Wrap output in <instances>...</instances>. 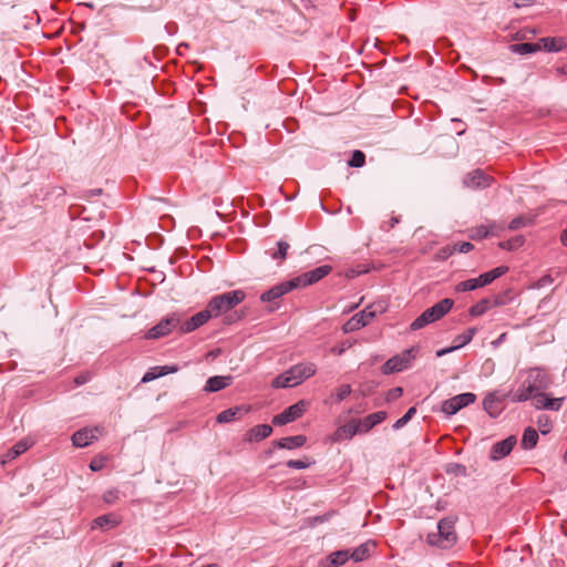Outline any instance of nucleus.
I'll list each match as a JSON object with an SVG mask.
<instances>
[{
  "label": "nucleus",
  "instance_id": "2",
  "mask_svg": "<svg viewBox=\"0 0 567 567\" xmlns=\"http://www.w3.org/2000/svg\"><path fill=\"white\" fill-rule=\"evenodd\" d=\"M316 373L317 365L313 362H300L276 377L271 382V386L275 389L292 388L313 377Z\"/></svg>",
  "mask_w": 567,
  "mask_h": 567
},
{
  "label": "nucleus",
  "instance_id": "24",
  "mask_svg": "<svg viewBox=\"0 0 567 567\" xmlns=\"http://www.w3.org/2000/svg\"><path fill=\"white\" fill-rule=\"evenodd\" d=\"M538 43H540V49L548 52H559L567 47V43L563 38H542Z\"/></svg>",
  "mask_w": 567,
  "mask_h": 567
},
{
  "label": "nucleus",
  "instance_id": "50",
  "mask_svg": "<svg viewBox=\"0 0 567 567\" xmlns=\"http://www.w3.org/2000/svg\"><path fill=\"white\" fill-rule=\"evenodd\" d=\"M455 349H456V348H454V346H453V347H451V348L441 349V350H439V351L436 352V355H437V357H442V355H444V354H446V353L452 352V351H453V350H455Z\"/></svg>",
  "mask_w": 567,
  "mask_h": 567
},
{
  "label": "nucleus",
  "instance_id": "27",
  "mask_svg": "<svg viewBox=\"0 0 567 567\" xmlns=\"http://www.w3.org/2000/svg\"><path fill=\"white\" fill-rule=\"evenodd\" d=\"M118 524H120V519L117 518L116 515H114V514H106V515H102V516L96 517L92 522V528H96V527H100V528H112V527L117 526Z\"/></svg>",
  "mask_w": 567,
  "mask_h": 567
},
{
  "label": "nucleus",
  "instance_id": "8",
  "mask_svg": "<svg viewBox=\"0 0 567 567\" xmlns=\"http://www.w3.org/2000/svg\"><path fill=\"white\" fill-rule=\"evenodd\" d=\"M181 318L177 313H172L162 319L156 326L151 328L144 334L147 340H157L168 336L174 329L179 327Z\"/></svg>",
  "mask_w": 567,
  "mask_h": 567
},
{
  "label": "nucleus",
  "instance_id": "36",
  "mask_svg": "<svg viewBox=\"0 0 567 567\" xmlns=\"http://www.w3.org/2000/svg\"><path fill=\"white\" fill-rule=\"evenodd\" d=\"M365 163V155L361 151H354L350 161L348 162L351 167H362Z\"/></svg>",
  "mask_w": 567,
  "mask_h": 567
},
{
  "label": "nucleus",
  "instance_id": "9",
  "mask_svg": "<svg viewBox=\"0 0 567 567\" xmlns=\"http://www.w3.org/2000/svg\"><path fill=\"white\" fill-rule=\"evenodd\" d=\"M475 400H476V395L474 393H471V392L462 393V394H458L451 399L445 400L442 403L441 410L446 415H454L461 409L474 403Z\"/></svg>",
  "mask_w": 567,
  "mask_h": 567
},
{
  "label": "nucleus",
  "instance_id": "44",
  "mask_svg": "<svg viewBox=\"0 0 567 567\" xmlns=\"http://www.w3.org/2000/svg\"><path fill=\"white\" fill-rule=\"evenodd\" d=\"M523 225H524V219L522 217H517V218H514L509 223L508 227L512 230H516V229H519Z\"/></svg>",
  "mask_w": 567,
  "mask_h": 567
},
{
  "label": "nucleus",
  "instance_id": "31",
  "mask_svg": "<svg viewBox=\"0 0 567 567\" xmlns=\"http://www.w3.org/2000/svg\"><path fill=\"white\" fill-rule=\"evenodd\" d=\"M544 400V404H539V399L537 400V403H535V406L537 409H546V410H553L558 411L561 408L563 398L557 399H548L546 395L542 396Z\"/></svg>",
  "mask_w": 567,
  "mask_h": 567
},
{
  "label": "nucleus",
  "instance_id": "12",
  "mask_svg": "<svg viewBox=\"0 0 567 567\" xmlns=\"http://www.w3.org/2000/svg\"><path fill=\"white\" fill-rule=\"evenodd\" d=\"M374 317L375 311L371 310V307H367L346 322L343 326V331L346 333L357 331L369 324Z\"/></svg>",
  "mask_w": 567,
  "mask_h": 567
},
{
  "label": "nucleus",
  "instance_id": "35",
  "mask_svg": "<svg viewBox=\"0 0 567 567\" xmlns=\"http://www.w3.org/2000/svg\"><path fill=\"white\" fill-rule=\"evenodd\" d=\"M278 249L276 251L270 252V256L275 260H284L287 257V251L289 249V244L284 240H279L277 243Z\"/></svg>",
  "mask_w": 567,
  "mask_h": 567
},
{
  "label": "nucleus",
  "instance_id": "47",
  "mask_svg": "<svg viewBox=\"0 0 567 567\" xmlns=\"http://www.w3.org/2000/svg\"><path fill=\"white\" fill-rule=\"evenodd\" d=\"M90 468H91L93 472L101 471V470L103 468V461H102V460H93V461L90 463Z\"/></svg>",
  "mask_w": 567,
  "mask_h": 567
},
{
  "label": "nucleus",
  "instance_id": "51",
  "mask_svg": "<svg viewBox=\"0 0 567 567\" xmlns=\"http://www.w3.org/2000/svg\"><path fill=\"white\" fill-rule=\"evenodd\" d=\"M506 338H507V333L504 332L493 343L495 346H498V344L503 343L506 340Z\"/></svg>",
  "mask_w": 567,
  "mask_h": 567
},
{
  "label": "nucleus",
  "instance_id": "3",
  "mask_svg": "<svg viewBox=\"0 0 567 567\" xmlns=\"http://www.w3.org/2000/svg\"><path fill=\"white\" fill-rule=\"evenodd\" d=\"M456 542L455 519L451 517L442 518L437 523V532L429 533L426 536V543L440 549H450Z\"/></svg>",
  "mask_w": 567,
  "mask_h": 567
},
{
  "label": "nucleus",
  "instance_id": "59",
  "mask_svg": "<svg viewBox=\"0 0 567 567\" xmlns=\"http://www.w3.org/2000/svg\"><path fill=\"white\" fill-rule=\"evenodd\" d=\"M364 271H365V270H362V272H364ZM360 274H361V271H357V272H355V275H360ZM352 276H354V272H353V275H352Z\"/></svg>",
  "mask_w": 567,
  "mask_h": 567
},
{
  "label": "nucleus",
  "instance_id": "21",
  "mask_svg": "<svg viewBox=\"0 0 567 567\" xmlns=\"http://www.w3.org/2000/svg\"><path fill=\"white\" fill-rule=\"evenodd\" d=\"M271 433H272V427L270 425L259 424V425L251 427L246 433L245 440L248 442H258V441L267 439L268 436L271 435Z\"/></svg>",
  "mask_w": 567,
  "mask_h": 567
},
{
  "label": "nucleus",
  "instance_id": "55",
  "mask_svg": "<svg viewBox=\"0 0 567 567\" xmlns=\"http://www.w3.org/2000/svg\"><path fill=\"white\" fill-rule=\"evenodd\" d=\"M327 519H328V517H317V518H316V520H317V522H320V523H322V522H324V520H327Z\"/></svg>",
  "mask_w": 567,
  "mask_h": 567
},
{
  "label": "nucleus",
  "instance_id": "33",
  "mask_svg": "<svg viewBox=\"0 0 567 567\" xmlns=\"http://www.w3.org/2000/svg\"><path fill=\"white\" fill-rule=\"evenodd\" d=\"M371 546L369 544H362L352 551H350V558L354 561H362L369 556Z\"/></svg>",
  "mask_w": 567,
  "mask_h": 567
},
{
  "label": "nucleus",
  "instance_id": "19",
  "mask_svg": "<svg viewBox=\"0 0 567 567\" xmlns=\"http://www.w3.org/2000/svg\"><path fill=\"white\" fill-rule=\"evenodd\" d=\"M357 433H360V429L357 424V420L339 426L333 433L332 441L340 442L352 439Z\"/></svg>",
  "mask_w": 567,
  "mask_h": 567
},
{
  "label": "nucleus",
  "instance_id": "32",
  "mask_svg": "<svg viewBox=\"0 0 567 567\" xmlns=\"http://www.w3.org/2000/svg\"><path fill=\"white\" fill-rule=\"evenodd\" d=\"M491 306L492 303L488 299H482L470 308V315L473 317L482 316L491 308Z\"/></svg>",
  "mask_w": 567,
  "mask_h": 567
},
{
  "label": "nucleus",
  "instance_id": "20",
  "mask_svg": "<svg viewBox=\"0 0 567 567\" xmlns=\"http://www.w3.org/2000/svg\"><path fill=\"white\" fill-rule=\"evenodd\" d=\"M33 442L29 439H23L19 442H17L2 457V464H6L8 462H11L12 460L17 458L24 452H27L31 446Z\"/></svg>",
  "mask_w": 567,
  "mask_h": 567
},
{
  "label": "nucleus",
  "instance_id": "54",
  "mask_svg": "<svg viewBox=\"0 0 567 567\" xmlns=\"http://www.w3.org/2000/svg\"><path fill=\"white\" fill-rule=\"evenodd\" d=\"M561 243L567 246V230L563 233L561 235Z\"/></svg>",
  "mask_w": 567,
  "mask_h": 567
},
{
  "label": "nucleus",
  "instance_id": "57",
  "mask_svg": "<svg viewBox=\"0 0 567 567\" xmlns=\"http://www.w3.org/2000/svg\"><path fill=\"white\" fill-rule=\"evenodd\" d=\"M113 567H122V563H116L115 565H113Z\"/></svg>",
  "mask_w": 567,
  "mask_h": 567
},
{
  "label": "nucleus",
  "instance_id": "37",
  "mask_svg": "<svg viewBox=\"0 0 567 567\" xmlns=\"http://www.w3.org/2000/svg\"><path fill=\"white\" fill-rule=\"evenodd\" d=\"M415 413L416 409L414 406L410 408L406 413L393 424V427L396 430L403 427Z\"/></svg>",
  "mask_w": 567,
  "mask_h": 567
},
{
  "label": "nucleus",
  "instance_id": "16",
  "mask_svg": "<svg viewBox=\"0 0 567 567\" xmlns=\"http://www.w3.org/2000/svg\"><path fill=\"white\" fill-rule=\"evenodd\" d=\"M209 319H212V317H210L207 308H205L204 310L192 316L186 321L181 322L179 330L183 333L192 332V331L196 330L197 328L202 327L203 324H205Z\"/></svg>",
  "mask_w": 567,
  "mask_h": 567
},
{
  "label": "nucleus",
  "instance_id": "30",
  "mask_svg": "<svg viewBox=\"0 0 567 567\" xmlns=\"http://www.w3.org/2000/svg\"><path fill=\"white\" fill-rule=\"evenodd\" d=\"M350 559L349 550H339L334 551L329 556L330 566L329 567H339L346 564Z\"/></svg>",
  "mask_w": 567,
  "mask_h": 567
},
{
  "label": "nucleus",
  "instance_id": "29",
  "mask_svg": "<svg viewBox=\"0 0 567 567\" xmlns=\"http://www.w3.org/2000/svg\"><path fill=\"white\" fill-rule=\"evenodd\" d=\"M511 51L517 54H530L540 50V43H515L509 47Z\"/></svg>",
  "mask_w": 567,
  "mask_h": 567
},
{
  "label": "nucleus",
  "instance_id": "14",
  "mask_svg": "<svg viewBox=\"0 0 567 567\" xmlns=\"http://www.w3.org/2000/svg\"><path fill=\"white\" fill-rule=\"evenodd\" d=\"M102 434V429L99 426L95 427H84L76 431L72 435V443L76 447H85L90 445L93 441L97 440V437Z\"/></svg>",
  "mask_w": 567,
  "mask_h": 567
},
{
  "label": "nucleus",
  "instance_id": "41",
  "mask_svg": "<svg viewBox=\"0 0 567 567\" xmlns=\"http://www.w3.org/2000/svg\"><path fill=\"white\" fill-rule=\"evenodd\" d=\"M154 370L157 374V378L164 377L169 373H175L178 371L176 365H163V367H154Z\"/></svg>",
  "mask_w": 567,
  "mask_h": 567
},
{
  "label": "nucleus",
  "instance_id": "58",
  "mask_svg": "<svg viewBox=\"0 0 567 567\" xmlns=\"http://www.w3.org/2000/svg\"><path fill=\"white\" fill-rule=\"evenodd\" d=\"M515 7L519 8L520 7V2H515Z\"/></svg>",
  "mask_w": 567,
  "mask_h": 567
},
{
  "label": "nucleus",
  "instance_id": "6",
  "mask_svg": "<svg viewBox=\"0 0 567 567\" xmlns=\"http://www.w3.org/2000/svg\"><path fill=\"white\" fill-rule=\"evenodd\" d=\"M507 271H508L507 266L496 267L487 272L480 275L476 278H471V279H467L464 281H460L455 286V291L456 292H466V291H472V290L485 287V286L492 284L497 278L505 275Z\"/></svg>",
  "mask_w": 567,
  "mask_h": 567
},
{
  "label": "nucleus",
  "instance_id": "43",
  "mask_svg": "<svg viewBox=\"0 0 567 567\" xmlns=\"http://www.w3.org/2000/svg\"><path fill=\"white\" fill-rule=\"evenodd\" d=\"M310 463L303 460H290L287 462V466L296 470H303L309 467Z\"/></svg>",
  "mask_w": 567,
  "mask_h": 567
},
{
  "label": "nucleus",
  "instance_id": "52",
  "mask_svg": "<svg viewBox=\"0 0 567 567\" xmlns=\"http://www.w3.org/2000/svg\"><path fill=\"white\" fill-rule=\"evenodd\" d=\"M75 382H76V384H79V385H80V384H83V383H85V382H86V378H85V377H83V375H80V377H78V378L75 379Z\"/></svg>",
  "mask_w": 567,
  "mask_h": 567
},
{
  "label": "nucleus",
  "instance_id": "23",
  "mask_svg": "<svg viewBox=\"0 0 567 567\" xmlns=\"http://www.w3.org/2000/svg\"><path fill=\"white\" fill-rule=\"evenodd\" d=\"M249 411H250L249 406H235V408H231V409H227V410L220 412L217 415V422L218 423H229V422H233L236 419H239V416L243 413H247Z\"/></svg>",
  "mask_w": 567,
  "mask_h": 567
},
{
  "label": "nucleus",
  "instance_id": "34",
  "mask_svg": "<svg viewBox=\"0 0 567 567\" xmlns=\"http://www.w3.org/2000/svg\"><path fill=\"white\" fill-rule=\"evenodd\" d=\"M475 332H476V330L474 328H468L463 333L457 336L455 338V346H454V348L458 349V348L467 344L468 342H471L473 337H474V334H475Z\"/></svg>",
  "mask_w": 567,
  "mask_h": 567
},
{
  "label": "nucleus",
  "instance_id": "13",
  "mask_svg": "<svg viewBox=\"0 0 567 567\" xmlns=\"http://www.w3.org/2000/svg\"><path fill=\"white\" fill-rule=\"evenodd\" d=\"M297 288H298L297 284H296L295 279L292 278L290 280L282 281V282L271 287L267 291L262 292L260 296V300L262 302H271V301H275V300L281 298L282 296L287 295L288 292H290Z\"/></svg>",
  "mask_w": 567,
  "mask_h": 567
},
{
  "label": "nucleus",
  "instance_id": "60",
  "mask_svg": "<svg viewBox=\"0 0 567 567\" xmlns=\"http://www.w3.org/2000/svg\"><path fill=\"white\" fill-rule=\"evenodd\" d=\"M59 194H65V190L61 188V192Z\"/></svg>",
  "mask_w": 567,
  "mask_h": 567
},
{
  "label": "nucleus",
  "instance_id": "46",
  "mask_svg": "<svg viewBox=\"0 0 567 567\" xmlns=\"http://www.w3.org/2000/svg\"><path fill=\"white\" fill-rule=\"evenodd\" d=\"M551 282H553L551 277L549 275H546V276H543L542 278H539V280L537 281V287L543 288V287L550 285Z\"/></svg>",
  "mask_w": 567,
  "mask_h": 567
},
{
  "label": "nucleus",
  "instance_id": "11",
  "mask_svg": "<svg viewBox=\"0 0 567 567\" xmlns=\"http://www.w3.org/2000/svg\"><path fill=\"white\" fill-rule=\"evenodd\" d=\"M331 270H332L331 266L322 265V266H319L310 271H307L293 279H295L298 288L307 287V286L318 282L319 280H321L322 278L328 276L331 272Z\"/></svg>",
  "mask_w": 567,
  "mask_h": 567
},
{
  "label": "nucleus",
  "instance_id": "26",
  "mask_svg": "<svg viewBox=\"0 0 567 567\" xmlns=\"http://www.w3.org/2000/svg\"><path fill=\"white\" fill-rule=\"evenodd\" d=\"M306 442L307 437L305 435H295L282 437L276 444L279 449L293 450L303 446Z\"/></svg>",
  "mask_w": 567,
  "mask_h": 567
},
{
  "label": "nucleus",
  "instance_id": "42",
  "mask_svg": "<svg viewBox=\"0 0 567 567\" xmlns=\"http://www.w3.org/2000/svg\"><path fill=\"white\" fill-rule=\"evenodd\" d=\"M118 491L117 489H110V491H106L104 494H103V501L107 504H114L118 498H120V495H118Z\"/></svg>",
  "mask_w": 567,
  "mask_h": 567
},
{
  "label": "nucleus",
  "instance_id": "15",
  "mask_svg": "<svg viewBox=\"0 0 567 567\" xmlns=\"http://www.w3.org/2000/svg\"><path fill=\"white\" fill-rule=\"evenodd\" d=\"M516 442L517 440L514 435H511L503 441L496 442L491 449L489 458L492 461H499L504 458L512 452Z\"/></svg>",
  "mask_w": 567,
  "mask_h": 567
},
{
  "label": "nucleus",
  "instance_id": "7",
  "mask_svg": "<svg viewBox=\"0 0 567 567\" xmlns=\"http://www.w3.org/2000/svg\"><path fill=\"white\" fill-rule=\"evenodd\" d=\"M417 349L411 348L402 353L390 358L381 368L383 374H392L401 372L411 367L412 361L415 359Z\"/></svg>",
  "mask_w": 567,
  "mask_h": 567
},
{
  "label": "nucleus",
  "instance_id": "48",
  "mask_svg": "<svg viewBox=\"0 0 567 567\" xmlns=\"http://www.w3.org/2000/svg\"><path fill=\"white\" fill-rule=\"evenodd\" d=\"M402 393H403L402 388H394V389L390 390L388 399L391 400V399L400 398L402 395Z\"/></svg>",
  "mask_w": 567,
  "mask_h": 567
},
{
  "label": "nucleus",
  "instance_id": "38",
  "mask_svg": "<svg viewBox=\"0 0 567 567\" xmlns=\"http://www.w3.org/2000/svg\"><path fill=\"white\" fill-rule=\"evenodd\" d=\"M351 393V386L349 384H342L336 389V402L343 401Z\"/></svg>",
  "mask_w": 567,
  "mask_h": 567
},
{
  "label": "nucleus",
  "instance_id": "22",
  "mask_svg": "<svg viewBox=\"0 0 567 567\" xmlns=\"http://www.w3.org/2000/svg\"><path fill=\"white\" fill-rule=\"evenodd\" d=\"M233 378L230 375L223 377V375H215L210 377L205 384L204 390L206 392H217L220 391L228 385H230Z\"/></svg>",
  "mask_w": 567,
  "mask_h": 567
},
{
  "label": "nucleus",
  "instance_id": "17",
  "mask_svg": "<svg viewBox=\"0 0 567 567\" xmlns=\"http://www.w3.org/2000/svg\"><path fill=\"white\" fill-rule=\"evenodd\" d=\"M492 177L481 169L468 173L464 178V184L471 188H484L491 185Z\"/></svg>",
  "mask_w": 567,
  "mask_h": 567
},
{
  "label": "nucleus",
  "instance_id": "56",
  "mask_svg": "<svg viewBox=\"0 0 567 567\" xmlns=\"http://www.w3.org/2000/svg\"><path fill=\"white\" fill-rule=\"evenodd\" d=\"M203 567H218V565H216V564H209V565H206V566H203Z\"/></svg>",
  "mask_w": 567,
  "mask_h": 567
},
{
  "label": "nucleus",
  "instance_id": "4",
  "mask_svg": "<svg viewBox=\"0 0 567 567\" xmlns=\"http://www.w3.org/2000/svg\"><path fill=\"white\" fill-rule=\"evenodd\" d=\"M245 298L246 293L241 289L224 292L213 297L206 308L212 318H217L241 303Z\"/></svg>",
  "mask_w": 567,
  "mask_h": 567
},
{
  "label": "nucleus",
  "instance_id": "53",
  "mask_svg": "<svg viewBox=\"0 0 567 567\" xmlns=\"http://www.w3.org/2000/svg\"><path fill=\"white\" fill-rule=\"evenodd\" d=\"M534 396H535L536 401L539 399V404H544V400L542 399V396H545V394L538 393V394H535Z\"/></svg>",
  "mask_w": 567,
  "mask_h": 567
},
{
  "label": "nucleus",
  "instance_id": "28",
  "mask_svg": "<svg viewBox=\"0 0 567 567\" xmlns=\"http://www.w3.org/2000/svg\"><path fill=\"white\" fill-rule=\"evenodd\" d=\"M538 442V433L533 427L525 429L522 437V447L525 450H532Z\"/></svg>",
  "mask_w": 567,
  "mask_h": 567
},
{
  "label": "nucleus",
  "instance_id": "45",
  "mask_svg": "<svg viewBox=\"0 0 567 567\" xmlns=\"http://www.w3.org/2000/svg\"><path fill=\"white\" fill-rule=\"evenodd\" d=\"M157 379V374L154 370V368H151L142 378V382H150L152 380Z\"/></svg>",
  "mask_w": 567,
  "mask_h": 567
},
{
  "label": "nucleus",
  "instance_id": "5",
  "mask_svg": "<svg viewBox=\"0 0 567 567\" xmlns=\"http://www.w3.org/2000/svg\"><path fill=\"white\" fill-rule=\"evenodd\" d=\"M454 301L450 298H445L436 302L434 306L424 310L411 324L412 331L420 330L425 326L436 322L447 315L453 308Z\"/></svg>",
  "mask_w": 567,
  "mask_h": 567
},
{
  "label": "nucleus",
  "instance_id": "1",
  "mask_svg": "<svg viewBox=\"0 0 567 567\" xmlns=\"http://www.w3.org/2000/svg\"><path fill=\"white\" fill-rule=\"evenodd\" d=\"M549 386V379L547 374L538 369L533 368L525 372V379L522 381L518 389L512 396L513 402H525L539 391L546 390Z\"/></svg>",
  "mask_w": 567,
  "mask_h": 567
},
{
  "label": "nucleus",
  "instance_id": "49",
  "mask_svg": "<svg viewBox=\"0 0 567 567\" xmlns=\"http://www.w3.org/2000/svg\"><path fill=\"white\" fill-rule=\"evenodd\" d=\"M344 351H346L344 344H340V346H336V347L331 348V352L337 355L343 354Z\"/></svg>",
  "mask_w": 567,
  "mask_h": 567
},
{
  "label": "nucleus",
  "instance_id": "18",
  "mask_svg": "<svg viewBox=\"0 0 567 567\" xmlns=\"http://www.w3.org/2000/svg\"><path fill=\"white\" fill-rule=\"evenodd\" d=\"M385 419L386 413L384 411H378L367 415L362 420H357V424L360 429V433H367L375 425L382 423Z\"/></svg>",
  "mask_w": 567,
  "mask_h": 567
},
{
  "label": "nucleus",
  "instance_id": "10",
  "mask_svg": "<svg viewBox=\"0 0 567 567\" xmlns=\"http://www.w3.org/2000/svg\"><path fill=\"white\" fill-rule=\"evenodd\" d=\"M308 402L305 400L298 401L297 403L290 405L284 412L276 415L272 420L275 425H285L290 422H293L302 416V414L307 411Z\"/></svg>",
  "mask_w": 567,
  "mask_h": 567
},
{
  "label": "nucleus",
  "instance_id": "40",
  "mask_svg": "<svg viewBox=\"0 0 567 567\" xmlns=\"http://www.w3.org/2000/svg\"><path fill=\"white\" fill-rule=\"evenodd\" d=\"M473 249H474V245L471 244L470 241L456 243L453 246V252L456 251L460 254H466V252L472 251Z\"/></svg>",
  "mask_w": 567,
  "mask_h": 567
},
{
  "label": "nucleus",
  "instance_id": "39",
  "mask_svg": "<svg viewBox=\"0 0 567 567\" xmlns=\"http://www.w3.org/2000/svg\"><path fill=\"white\" fill-rule=\"evenodd\" d=\"M489 234V230L485 226H480L476 228L471 229L470 231V238L471 239H482L487 237Z\"/></svg>",
  "mask_w": 567,
  "mask_h": 567
},
{
  "label": "nucleus",
  "instance_id": "25",
  "mask_svg": "<svg viewBox=\"0 0 567 567\" xmlns=\"http://www.w3.org/2000/svg\"><path fill=\"white\" fill-rule=\"evenodd\" d=\"M484 410L491 416H497L502 411V399H499L495 393H489L483 401Z\"/></svg>",
  "mask_w": 567,
  "mask_h": 567
}]
</instances>
